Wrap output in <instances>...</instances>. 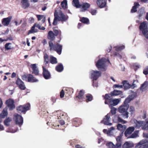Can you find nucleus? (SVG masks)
Listing matches in <instances>:
<instances>
[{
  "mask_svg": "<svg viewBox=\"0 0 148 148\" xmlns=\"http://www.w3.org/2000/svg\"><path fill=\"white\" fill-rule=\"evenodd\" d=\"M12 121V119L10 117L7 118L4 121L5 125L6 126H9Z\"/></svg>",
  "mask_w": 148,
  "mask_h": 148,
  "instance_id": "39",
  "label": "nucleus"
},
{
  "mask_svg": "<svg viewBox=\"0 0 148 148\" xmlns=\"http://www.w3.org/2000/svg\"><path fill=\"white\" fill-rule=\"evenodd\" d=\"M122 83L125 89H127L131 88V85L129 84L128 81H124Z\"/></svg>",
  "mask_w": 148,
  "mask_h": 148,
  "instance_id": "30",
  "label": "nucleus"
},
{
  "mask_svg": "<svg viewBox=\"0 0 148 148\" xmlns=\"http://www.w3.org/2000/svg\"><path fill=\"white\" fill-rule=\"evenodd\" d=\"M126 128V127L125 125H122L120 124H118L117 125V129L118 130L122 132L121 133H123Z\"/></svg>",
  "mask_w": 148,
  "mask_h": 148,
  "instance_id": "28",
  "label": "nucleus"
},
{
  "mask_svg": "<svg viewBox=\"0 0 148 148\" xmlns=\"http://www.w3.org/2000/svg\"><path fill=\"white\" fill-rule=\"evenodd\" d=\"M49 44L50 50H54V49L55 48L56 44H54L51 40H50L49 41Z\"/></svg>",
  "mask_w": 148,
  "mask_h": 148,
  "instance_id": "36",
  "label": "nucleus"
},
{
  "mask_svg": "<svg viewBox=\"0 0 148 148\" xmlns=\"http://www.w3.org/2000/svg\"><path fill=\"white\" fill-rule=\"evenodd\" d=\"M134 130V127H129L125 131L124 134L126 137L128 136L131 134Z\"/></svg>",
  "mask_w": 148,
  "mask_h": 148,
  "instance_id": "20",
  "label": "nucleus"
},
{
  "mask_svg": "<svg viewBox=\"0 0 148 148\" xmlns=\"http://www.w3.org/2000/svg\"><path fill=\"white\" fill-rule=\"evenodd\" d=\"M43 75L46 79H48L50 78L51 77L50 74L48 71L45 68V66H43Z\"/></svg>",
  "mask_w": 148,
  "mask_h": 148,
  "instance_id": "19",
  "label": "nucleus"
},
{
  "mask_svg": "<svg viewBox=\"0 0 148 148\" xmlns=\"http://www.w3.org/2000/svg\"><path fill=\"white\" fill-rule=\"evenodd\" d=\"M129 107V105L128 104L125 105L124 103L123 105H121L118 108V111L120 113H125L123 115L124 116H125V118L127 119L129 117V113L127 111Z\"/></svg>",
  "mask_w": 148,
  "mask_h": 148,
  "instance_id": "3",
  "label": "nucleus"
},
{
  "mask_svg": "<svg viewBox=\"0 0 148 148\" xmlns=\"http://www.w3.org/2000/svg\"><path fill=\"white\" fill-rule=\"evenodd\" d=\"M86 101L88 102L91 101L92 100V96L90 95H86Z\"/></svg>",
  "mask_w": 148,
  "mask_h": 148,
  "instance_id": "51",
  "label": "nucleus"
},
{
  "mask_svg": "<svg viewBox=\"0 0 148 148\" xmlns=\"http://www.w3.org/2000/svg\"><path fill=\"white\" fill-rule=\"evenodd\" d=\"M8 115V112L6 108H4L2 112L0 114V118H4Z\"/></svg>",
  "mask_w": 148,
  "mask_h": 148,
  "instance_id": "31",
  "label": "nucleus"
},
{
  "mask_svg": "<svg viewBox=\"0 0 148 148\" xmlns=\"http://www.w3.org/2000/svg\"><path fill=\"white\" fill-rule=\"evenodd\" d=\"M27 79L28 81L29 82H34L38 81V80L37 79L31 74H29L27 75Z\"/></svg>",
  "mask_w": 148,
  "mask_h": 148,
  "instance_id": "23",
  "label": "nucleus"
},
{
  "mask_svg": "<svg viewBox=\"0 0 148 148\" xmlns=\"http://www.w3.org/2000/svg\"><path fill=\"white\" fill-rule=\"evenodd\" d=\"M110 114L108 113L105 116L103 120L101 121V123H103L104 125L111 126L112 125V124L110 122Z\"/></svg>",
  "mask_w": 148,
  "mask_h": 148,
  "instance_id": "9",
  "label": "nucleus"
},
{
  "mask_svg": "<svg viewBox=\"0 0 148 148\" xmlns=\"http://www.w3.org/2000/svg\"><path fill=\"white\" fill-rule=\"evenodd\" d=\"M142 129L144 130H148V119L146 121H143V124L142 127Z\"/></svg>",
  "mask_w": 148,
  "mask_h": 148,
  "instance_id": "35",
  "label": "nucleus"
},
{
  "mask_svg": "<svg viewBox=\"0 0 148 148\" xmlns=\"http://www.w3.org/2000/svg\"><path fill=\"white\" fill-rule=\"evenodd\" d=\"M11 43H6L5 45V49L7 50L11 49L12 48L11 46Z\"/></svg>",
  "mask_w": 148,
  "mask_h": 148,
  "instance_id": "50",
  "label": "nucleus"
},
{
  "mask_svg": "<svg viewBox=\"0 0 148 148\" xmlns=\"http://www.w3.org/2000/svg\"><path fill=\"white\" fill-rule=\"evenodd\" d=\"M80 21L83 23L88 24L89 23V21L88 18H86L83 17Z\"/></svg>",
  "mask_w": 148,
  "mask_h": 148,
  "instance_id": "46",
  "label": "nucleus"
},
{
  "mask_svg": "<svg viewBox=\"0 0 148 148\" xmlns=\"http://www.w3.org/2000/svg\"><path fill=\"white\" fill-rule=\"evenodd\" d=\"M50 62L52 64H55L57 63L56 58L52 56H50Z\"/></svg>",
  "mask_w": 148,
  "mask_h": 148,
  "instance_id": "42",
  "label": "nucleus"
},
{
  "mask_svg": "<svg viewBox=\"0 0 148 148\" xmlns=\"http://www.w3.org/2000/svg\"><path fill=\"white\" fill-rule=\"evenodd\" d=\"M73 5L77 8H80L81 5L79 4V2L78 0H73Z\"/></svg>",
  "mask_w": 148,
  "mask_h": 148,
  "instance_id": "37",
  "label": "nucleus"
},
{
  "mask_svg": "<svg viewBox=\"0 0 148 148\" xmlns=\"http://www.w3.org/2000/svg\"><path fill=\"white\" fill-rule=\"evenodd\" d=\"M14 119L16 124L20 126L23 123V119L20 115L18 114H15L14 117Z\"/></svg>",
  "mask_w": 148,
  "mask_h": 148,
  "instance_id": "7",
  "label": "nucleus"
},
{
  "mask_svg": "<svg viewBox=\"0 0 148 148\" xmlns=\"http://www.w3.org/2000/svg\"><path fill=\"white\" fill-rule=\"evenodd\" d=\"M84 94V92L82 90H80L79 94L78 95V97L79 99H82L83 98V96Z\"/></svg>",
  "mask_w": 148,
  "mask_h": 148,
  "instance_id": "52",
  "label": "nucleus"
},
{
  "mask_svg": "<svg viewBox=\"0 0 148 148\" xmlns=\"http://www.w3.org/2000/svg\"><path fill=\"white\" fill-rule=\"evenodd\" d=\"M131 122L136 128L139 129L141 128L142 129V127L143 124V121H138L135 119H133L131 120Z\"/></svg>",
  "mask_w": 148,
  "mask_h": 148,
  "instance_id": "6",
  "label": "nucleus"
},
{
  "mask_svg": "<svg viewBox=\"0 0 148 148\" xmlns=\"http://www.w3.org/2000/svg\"><path fill=\"white\" fill-rule=\"evenodd\" d=\"M31 67L33 71V73L35 75H38L39 73V71L36 66V64H32L31 65Z\"/></svg>",
  "mask_w": 148,
  "mask_h": 148,
  "instance_id": "24",
  "label": "nucleus"
},
{
  "mask_svg": "<svg viewBox=\"0 0 148 148\" xmlns=\"http://www.w3.org/2000/svg\"><path fill=\"white\" fill-rule=\"evenodd\" d=\"M22 21L21 20L20 22H18L17 21H15L14 23H15L16 25H18L21 24Z\"/></svg>",
  "mask_w": 148,
  "mask_h": 148,
  "instance_id": "63",
  "label": "nucleus"
},
{
  "mask_svg": "<svg viewBox=\"0 0 148 148\" xmlns=\"http://www.w3.org/2000/svg\"><path fill=\"white\" fill-rule=\"evenodd\" d=\"M53 32L54 33V34L56 36H57L58 35L60 32H61L60 31H59L57 29H54L53 30Z\"/></svg>",
  "mask_w": 148,
  "mask_h": 148,
  "instance_id": "57",
  "label": "nucleus"
},
{
  "mask_svg": "<svg viewBox=\"0 0 148 148\" xmlns=\"http://www.w3.org/2000/svg\"><path fill=\"white\" fill-rule=\"evenodd\" d=\"M145 13L143 10L139 11L138 16L139 17H141Z\"/></svg>",
  "mask_w": 148,
  "mask_h": 148,
  "instance_id": "59",
  "label": "nucleus"
},
{
  "mask_svg": "<svg viewBox=\"0 0 148 148\" xmlns=\"http://www.w3.org/2000/svg\"><path fill=\"white\" fill-rule=\"evenodd\" d=\"M12 18V17L10 16L7 18H3L2 21V24L5 26H8Z\"/></svg>",
  "mask_w": 148,
  "mask_h": 148,
  "instance_id": "17",
  "label": "nucleus"
},
{
  "mask_svg": "<svg viewBox=\"0 0 148 148\" xmlns=\"http://www.w3.org/2000/svg\"><path fill=\"white\" fill-rule=\"evenodd\" d=\"M97 3L100 8H102L106 5V2L105 0H97Z\"/></svg>",
  "mask_w": 148,
  "mask_h": 148,
  "instance_id": "25",
  "label": "nucleus"
},
{
  "mask_svg": "<svg viewBox=\"0 0 148 148\" xmlns=\"http://www.w3.org/2000/svg\"><path fill=\"white\" fill-rule=\"evenodd\" d=\"M36 23L32 27L31 29L29 31L28 34L31 33H36L38 31V30L37 29H35V27H36Z\"/></svg>",
  "mask_w": 148,
  "mask_h": 148,
  "instance_id": "33",
  "label": "nucleus"
},
{
  "mask_svg": "<svg viewBox=\"0 0 148 148\" xmlns=\"http://www.w3.org/2000/svg\"><path fill=\"white\" fill-rule=\"evenodd\" d=\"M30 106L29 104H27L24 106H20L17 108V110L19 113L23 112H25L27 110H29Z\"/></svg>",
  "mask_w": 148,
  "mask_h": 148,
  "instance_id": "8",
  "label": "nucleus"
},
{
  "mask_svg": "<svg viewBox=\"0 0 148 148\" xmlns=\"http://www.w3.org/2000/svg\"><path fill=\"white\" fill-rule=\"evenodd\" d=\"M113 121L115 123H121L123 124L126 123H127L126 121L122 119L118 114L115 115L113 119Z\"/></svg>",
  "mask_w": 148,
  "mask_h": 148,
  "instance_id": "11",
  "label": "nucleus"
},
{
  "mask_svg": "<svg viewBox=\"0 0 148 148\" xmlns=\"http://www.w3.org/2000/svg\"><path fill=\"white\" fill-rule=\"evenodd\" d=\"M44 59L45 60L44 64L45 65H47L48 64L49 61V57L47 54H45L44 56Z\"/></svg>",
  "mask_w": 148,
  "mask_h": 148,
  "instance_id": "45",
  "label": "nucleus"
},
{
  "mask_svg": "<svg viewBox=\"0 0 148 148\" xmlns=\"http://www.w3.org/2000/svg\"><path fill=\"white\" fill-rule=\"evenodd\" d=\"M123 135V133H121L119 134V136L116 137V140L117 143H120L121 144V143L122 141V137Z\"/></svg>",
  "mask_w": 148,
  "mask_h": 148,
  "instance_id": "40",
  "label": "nucleus"
},
{
  "mask_svg": "<svg viewBox=\"0 0 148 148\" xmlns=\"http://www.w3.org/2000/svg\"><path fill=\"white\" fill-rule=\"evenodd\" d=\"M117 109L114 107H112L111 109L110 112L112 115L116 113Z\"/></svg>",
  "mask_w": 148,
  "mask_h": 148,
  "instance_id": "53",
  "label": "nucleus"
},
{
  "mask_svg": "<svg viewBox=\"0 0 148 148\" xmlns=\"http://www.w3.org/2000/svg\"><path fill=\"white\" fill-rule=\"evenodd\" d=\"M121 145L120 143H117L114 145L112 142H109L106 144V145L108 148H121Z\"/></svg>",
  "mask_w": 148,
  "mask_h": 148,
  "instance_id": "15",
  "label": "nucleus"
},
{
  "mask_svg": "<svg viewBox=\"0 0 148 148\" xmlns=\"http://www.w3.org/2000/svg\"><path fill=\"white\" fill-rule=\"evenodd\" d=\"M61 5L63 9H65L67 5V1L66 0H64L61 3Z\"/></svg>",
  "mask_w": 148,
  "mask_h": 148,
  "instance_id": "47",
  "label": "nucleus"
},
{
  "mask_svg": "<svg viewBox=\"0 0 148 148\" xmlns=\"http://www.w3.org/2000/svg\"><path fill=\"white\" fill-rule=\"evenodd\" d=\"M64 91L63 90H62L60 92V96L61 98H63L64 97Z\"/></svg>",
  "mask_w": 148,
  "mask_h": 148,
  "instance_id": "62",
  "label": "nucleus"
},
{
  "mask_svg": "<svg viewBox=\"0 0 148 148\" xmlns=\"http://www.w3.org/2000/svg\"><path fill=\"white\" fill-rule=\"evenodd\" d=\"M148 147V140H143L138 143L136 146V148H147Z\"/></svg>",
  "mask_w": 148,
  "mask_h": 148,
  "instance_id": "5",
  "label": "nucleus"
},
{
  "mask_svg": "<svg viewBox=\"0 0 148 148\" xmlns=\"http://www.w3.org/2000/svg\"><path fill=\"white\" fill-rule=\"evenodd\" d=\"M62 49V45L58 43L56 44L55 48L54 49V50L56 51L59 55H60L61 54Z\"/></svg>",
  "mask_w": 148,
  "mask_h": 148,
  "instance_id": "22",
  "label": "nucleus"
},
{
  "mask_svg": "<svg viewBox=\"0 0 148 148\" xmlns=\"http://www.w3.org/2000/svg\"><path fill=\"white\" fill-rule=\"evenodd\" d=\"M122 92L121 91L114 90L111 92V95H118L121 94Z\"/></svg>",
  "mask_w": 148,
  "mask_h": 148,
  "instance_id": "43",
  "label": "nucleus"
},
{
  "mask_svg": "<svg viewBox=\"0 0 148 148\" xmlns=\"http://www.w3.org/2000/svg\"><path fill=\"white\" fill-rule=\"evenodd\" d=\"M148 86V82L146 81L142 84L141 86L140 89L142 91H143L146 89L147 88Z\"/></svg>",
  "mask_w": 148,
  "mask_h": 148,
  "instance_id": "32",
  "label": "nucleus"
},
{
  "mask_svg": "<svg viewBox=\"0 0 148 148\" xmlns=\"http://www.w3.org/2000/svg\"><path fill=\"white\" fill-rule=\"evenodd\" d=\"M115 130V128L113 127H111L108 130L107 129H104L103 132L104 133L106 134L108 136H111L114 135V131Z\"/></svg>",
  "mask_w": 148,
  "mask_h": 148,
  "instance_id": "13",
  "label": "nucleus"
},
{
  "mask_svg": "<svg viewBox=\"0 0 148 148\" xmlns=\"http://www.w3.org/2000/svg\"><path fill=\"white\" fill-rule=\"evenodd\" d=\"M21 3L22 4V7L24 9L28 8L30 5L28 0H22Z\"/></svg>",
  "mask_w": 148,
  "mask_h": 148,
  "instance_id": "27",
  "label": "nucleus"
},
{
  "mask_svg": "<svg viewBox=\"0 0 148 148\" xmlns=\"http://www.w3.org/2000/svg\"><path fill=\"white\" fill-rule=\"evenodd\" d=\"M54 16L55 17L53 20V24L54 25H57L58 21H59L58 20V17L57 15V13L56 12V11H55V12Z\"/></svg>",
  "mask_w": 148,
  "mask_h": 148,
  "instance_id": "38",
  "label": "nucleus"
},
{
  "mask_svg": "<svg viewBox=\"0 0 148 148\" xmlns=\"http://www.w3.org/2000/svg\"><path fill=\"white\" fill-rule=\"evenodd\" d=\"M90 5L88 3H83L80 8V11L82 12H84L90 7Z\"/></svg>",
  "mask_w": 148,
  "mask_h": 148,
  "instance_id": "21",
  "label": "nucleus"
},
{
  "mask_svg": "<svg viewBox=\"0 0 148 148\" xmlns=\"http://www.w3.org/2000/svg\"><path fill=\"white\" fill-rule=\"evenodd\" d=\"M56 36L55 35L53 32L51 31H49L48 34V38L51 40H53L55 38V37Z\"/></svg>",
  "mask_w": 148,
  "mask_h": 148,
  "instance_id": "29",
  "label": "nucleus"
},
{
  "mask_svg": "<svg viewBox=\"0 0 148 148\" xmlns=\"http://www.w3.org/2000/svg\"><path fill=\"white\" fill-rule=\"evenodd\" d=\"M140 6L139 4L138 3H134V5L132 7V9L131 10V12H135L137 10L136 9L139 7Z\"/></svg>",
  "mask_w": 148,
  "mask_h": 148,
  "instance_id": "34",
  "label": "nucleus"
},
{
  "mask_svg": "<svg viewBox=\"0 0 148 148\" xmlns=\"http://www.w3.org/2000/svg\"><path fill=\"white\" fill-rule=\"evenodd\" d=\"M56 70L59 72H61L63 69V67L61 64H59L56 67Z\"/></svg>",
  "mask_w": 148,
  "mask_h": 148,
  "instance_id": "41",
  "label": "nucleus"
},
{
  "mask_svg": "<svg viewBox=\"0 0 148 148\" xmlns=\"http://www.w3.org/2000/svg\"><path fill=\"white\" fill-rule=\"evenodd\" d=\"M109 62L108 60L105 58H102L96 62V65L98 69H103L105 70L107 66L106 64Z\"/></svg>",
  "mask_w": 148,
  "mask_h": 148,
  "instance_id": "1",
  "label": "nucleus"
},
{
  "mask_svg": "<svg viewBox=\"0 0 148 148\" xmlns=\"http://www.w3.org/2000/svg\"><path fill=\"white\" fill-rule=\"evenodd\" d=\"M136 93L134 92L132 94L129 95L128 97L127 98L124 102V103L125 105L128 104V103L133 99L136 96Z\"/></svg>",
  "mask_w": 148,
  "mask_h": 148,
  "instance_id": "12",
  "label": "nucleus"
},
{
  "mask_svg": "<svg viewBox=\"0 0 148 148\" xmlns=\"http://www.w3.org/2000/svg\"><path fill=\"white\" fill-rule=\"evenodd\" d=\"M16 83L18 87L22 90H25L26 89V87L24 83L19 78L17 79L16 81Z\"/></svg>",
  "mask_w": 148,
  "mask_h": 148,
  "instance_id": "10",
  "label": "nucleus"
},
{
  "mask_svg": "<svg viewBox=\"0 0 148 148\" xmlns=\"http://www.w3.org/2000/svg\"><path fill=\"white\" fill-rule=\"evenodd\" d=\"M143 73L145 75L148 74V67L144 70Z\"/></svg>",
  "mask_w": 148,
  "mask_h": 148,
  "instance_id": "64",
  "label": "nucleus"
},
{
  "mask_svg": "<svg viewBox=\"0 0 148 148\" xmlns=\"http://www.w3.org/2000/svg\"><path fill=\"white\" fill-rule=\"evenodd\" d=\"M101 71H97L92 70L90 71V75L91 78L93 81L97 80L101 75Z\"/></svg>",
  "mask_w": 148,
  "mask_h": 148,
  "instance_id": "4",
  "label": "nucleus"
},
{
  "mask_svg": "<svg viewBox=\"0 0 148 148\" xmlns=\"http://www.w3.org/2000/svg\"><path fill=\"white\" fill-rule=\"evenodd\" d=\"M129 112L132 114L134 113L135 112L134 108L132 106H130L129 108Z\"/></svg>",
  "mask_w": 148,
  "mask_h": 148,
  "instance_id": "54",
  "label": "nucleus"
},
{
  "mask_svg": "<svg viewBox=\"0 0 148 148\" xmlns=\"http://www.w3.org/2000/svg\"><path fill=\"white\" fill-rule=\"evenodd\" d=\"M120 101V99H110L108 102L110 105L113 106H115L117 105Z\"/></svg>",
  "mask_w": 148,
  "mask_h": 148,
  "instance_id": "18",
  "label": "nucleus"
},
{
  "mask_svg": "<svg viewBox=\"0 0 148 148\" xmlns=\"http://www.w3.org/2000/svg\"><path fill=\"white\" fill-rule=\"evenodd\" d=\"M36 16L38 18V21L40 20L41 19H42L45 16H44L40 15H36Z\"/></svg>",
  "mask_w": 148,
  "mask_h": 148,
  "instance_id": "58",
  "label": "nucleus"
},
{
  "mask_svg": "<svg viewBox=\"0 0 148 148\" xmlns=\"http://www.w3.org/2000/svg\"><path fill=\"white\" fill-rule=\"evenodd\" d=\"M125 47L124 45L121 46H118L114 47L115 50L117 51H121V50L124 49Z\"/></svg>",
  "mask_w": 148,
  "mask_h": 148,
  "instance_id": "44",
  "label": "nucleus"
},
{
  "mask_svg": "<svg viewBox=\"0 0 148 148\" xmlns=\"http://www.w3.org/2000/svg\"><path fill=\"white\" fill-rule=\"evenodd\" d=\"M90 13L91 14L93 15H96L97 13V11L95 10L91 9L90 10Z\"/></svg>",
  "mask_w": 148,
  "mask_h": 148,
  "instance_id": "56",
  "label": "nucleus"
},
{
  "mask_svg": "<svg viewBox=\"0 0 148 148\" xmlns=\"http://www.w3.org/2000/svg\"><path fill=\"white\" fill-rule=\"evenodd\" d=\"M138 136V132H135L133 133L130 137V138H136Z\"/></svg>",
  "mask_w": 148,
  "mask_h": 148,
  "instance_id": "49",
  "label": "nucleus"
},
{
  "mask_svg": "<svg viewBox=\"0 0 148 148\" xmlns=\"http://www.w3.org/2000/svg\"><path fill=\"white\" fill-rule=\"evenodd\" d=\"M114 56L115 57H117L121 59V56L118 53L115 52L114 53Z\"/></svg>",
  "mask_w": 148,
  "mask_h": 148,
  "instance_id": "61",
  "label": "nucleus"
},
{
  "mask_svg": "<svg viewBox=\"0 0 148 148\" xmlns=\"http://www.w3.org/2000/svg\"><path fill=\"white\" fill-rule=\"evenodd\" d=\"M14 103V101L11 99H9L6 101V104L10 110H12L15 108Z\"/></svg>",
  "mask_w": 148,
  "mask_h": 148,
  "instance_id": "16",
  "label": "nucleus"
},
{
  "mask_svg": "<svg viewBox=\"0 0 148 148\" xmlns=\"http://www.w3.org/2000/svg\"><path fill=\"white\" fill-rule=\"evenodd\" d=\"M113 87L114 88H123V86L122 85L115 84L114 86Z\"/></svg>",
  "mask_w": 148,
  "mask_h": 148,
  "instance_id": "60",
  "label": "nucleus"
},
{
  "mask_svg": "<svg viewBox=\"0 0 148 148\" xmlns=\"http://www.w3.org/2000/svg\"><path fill=\"white\" fill-rule=\"evenodd\" d=\"M57 13V15L58 16L59 21H65L67 19V18L66 16L62 13V12L60 11L58 13L56 10H55Z\"/></svg>",
  "mask_w": 148,
  "mask_h": 148,
  "instance_id": "14",
  "label": "nucleus"
},
{
  "mask_svg": "<svg viewBox=\"0 0 148 148\" xmlns=\"http://www.w3.org/2000/svg\"><path fill=\"white\" fill-rule=\"evenodd\" d=\"M140 30L147 38H148V27L147 22L144 21L141 23L139 27Z\"/></svg>",
  "mask_w": 148,
  "mask_h": 148,
  "instance_id": "2",
  "label": "nucleus"
},
{
  "mask_svg": "<svg viewBox=\"0 0 148 148\" xmlns=\"http://www.w3.org/2000/svg\"><path fill=\"white\" fill-rule=\"evenodd\" d=\"M138 82V81L137 80H134L132 85H131V88L134 89L137 86L136 84Z\"/></svg>",
  "mask_w": 148,
  "mask_h": 148,
  "instance_id": "48",
  "label": "nucleus"
},
{
  "mask_svg": "<svg viewBox=\"0 0 148 148\" xmlns=\"http://www.w3.org/2000/svg\"><path fill=\"white\" fill-rule=\"evenodd\" d=\"M36 27L38 28L39 29L41 30H44L45 28L44 27H41V25L39 24L36 23Z\"/></svg>",
  "mask_w": 148,
  "mask_h": 148,
  "instance_id": "55",
  "label": "nucleus"
},
{
  "mask_svg": "<svg viewBox=\"0 0 148 148\" xmlns=\"http://www.w3.org/2000/svg\"><path fill=\"white\" fill-rule=\"evenodd\" d=\"M134 146V144L131 142H126L123 145V148H132Z\"/></svg>",
  "mask_w": 148,
  "mask_h": 148,
  "instance_id": "26",
  "label": "nucleus"
}]
</instances>
